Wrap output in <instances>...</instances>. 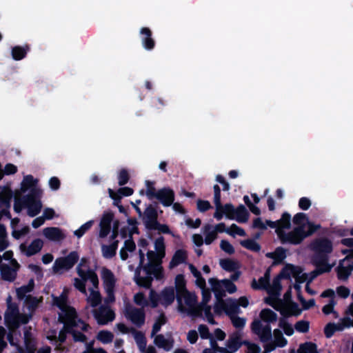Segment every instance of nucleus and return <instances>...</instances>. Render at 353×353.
Here are the masks:
<instances>
[{"label":"nucleus","mask_w":353,"mask_h":353,"mask_svg":"<svg viewBox=\"0 0 353 353\" xmlns=\"http://www.w3.org/2000/svg\"><path fill=\"white\" fill-rule=\"evenodd\" d=\"M34 288V281L31 279L28 285H22L16 290L17 296L19 300H23L26 297V294L30 292Z\"/></svg>","instance_id":"35"},{"label":"nucleus","mask_w":353,"mask_h":353,"mask_svg":"<svg viewBox=\"0 0 353 353\" xmlns=\"http://www.w3.org/2000/svg\"><path fill=\"white\" fill-rule=\"evenodd\" d=\"M309 248L313 252L312 260L330 264V254L333 252V243L330 239L325 236L317 237L310 242Z\"/></svg>","instance_id":"1"},{"label":"nucleus","mask_w":353,"mask_h":353,"mask_svg":"<svg viewBox=\"0 0 353 353\" xmlns=\"http://www.w3.org/2000/svg\"><path fill=\"white\" fill-rule=\"evenodd\" d=\"M157 203H154V205H149L144 211L143 220L145 219H154V218H158V212L157 210Z\"/></svg>","instance_id":"47"},{"label":"nucleus","mask_w":353,"mask_h":353,"mask_svg":"<svg viewBox=\"0 0 353 353\" xmlns=\"http://www.w3.org/2000/svg\"><path fill=\"white\" fill-rule=\"evenodd\" d=\"M261 342L267 343L270 341L272 338V328L270 324H267L263 329L257 334Z\"/></svg>","instance_id":"40"},{"label":"nucleus","mask_w":353,"mask_h":353,"mask_svg":"<svg viewBox=\"0 0 353 353\" xmlns=\"http://www.w3.org/2000/svg\"><path fill=\"white\" fill-rule=\"evenodd\" d=\"M176 290V299L179 303V310L181 312L185 311V307L182 305L183 296L184 293L188 290L186 288V281L183 274H177L175 277V289Z\"/></svg>","instance_id":"7"},{"label":"nucleus","mask_w":353,"mask_h":353,"mask_svg":"<svg viewBox=\"0 0 353 353\" xmlns=\"http://www.w3.org/2000/svg\"><path fill=\"white\" fill-rule=\"evenodd\" d=\"M260 317L268 324L276 322L277 320L276 313L269 308L263 309L260 312Z\"/></svg>","instance_id":"34"},{"label":"nucleus","mask_w":353,"mask_h":353,"mask_svg":"<svg viewBox=\"0 0 353 353\" xmlns=\"http://www.w3.org/2000/svg\"><path fill=\"white\" fill-rule=\"evenodd\" d=\"M141 270H135L134 280L137 285L146 289L150 288L153 279L151 276L147 275L145 276H141Z\"/></svg>","instance_id":"22"},{"label":"nucleus","mask_w":353,"mask_h":353,"mask_svg":"<svg viewBox=\"0 0 353 353\" xmlns=\"http://www.w3.org/2000/svg\"><path fill=\"white\" fill-rule=\"evenodd\" d=\"M1 274L2 279L10 282H13L17 277L16 271L8 265H1Z\"/></svg>","instance_id":"28"},{"label":"nucleus","mask_w":353,"mask_h":353,"mask_svg":"<svg viewBox=\"0 0 353 353\" xmlns=\"http://www.w3.org/2000/svg\"><path fill=\"white\" fill-rule=\"evenodd\" d=\"M30 50V46L29 44H25L24 46H15L11 49L12 58L15 61H20L23 59L28 52Z\"/></svg>","instance_id":"19"},{"label":"nucleus","mask_w":353,"mask_h":353,"mask_svg":"<svg viewBox=\"0 0 353 353\" xmlns=\"http://www.w3.org/2000/svg\"><path fill=\"white\" fill-rule=\"evenodd\" d=\"M274 337V343L279 347H285L287 343V339L283 336V332L279 329H275L273 332Z\"/></svg>","instance_id":"45"},{"label":"nucleus","mask_w":353,"mask_h":353,"mask_svg":"<svg viewBox=\"0 0 353 353\" xmlns=\"http://www.w3.org/2000/svg\"><path fill=\"white\" fill-rule=\"evenodd\" d=\"M134 302L137 305L142 307L148 305V301L143 292H138L134 296Z\"/></svg>","instance_id":"61"},{"label":"nucleus","mask_w":353,"mask_h":353,"mask_svg":"<svg viewBox=\"0 0 353 353\" xmlns=\"http://www.w3.org/2000/svg\"><path fill=\"white\" fill-rule=\"evenodd\" d=\"M336 304V302L334 301V299H330L329 303L324 305L322 308L323 312L325 315H328L330 314H333L334 315L335 318L338 317V313L334 311V305Z\"/></svg>","instance_id":"54"},{"label":"nucleus","mask_w":353,"mask_h":353,"mask_svg":"<svg viewBox=\"0 0 353 353\" xmlns=\"http://www.w3.org/2000/svg\"><path fill=\"white\" fill-rule=\"evenodd\" d=\"M306 225H307V230H305V238L312 236L318 230L321 228L320 224H315L313 222L310 221L309 220L307 221Z\"/></svg>","instance_id":"59"},{"label":"nucleus","mask_w":353,"mask_h":353,"mask_svg":"<svg viewBox=\"0 0 353 353\" xmlns=\"http://www.w3.org/2000/svg\"><path fill=\"white\" fill-rule=\"evenodd\" d=\"M308 221L307 216L303 212L296 213L292 219L293 223L296 226H303L305 229L306 223Z\"/></svg>","instance_id":"46"},{"label":"nucleus","mask_w":353,"mask_h":353,"mask_svg":"<svg viewBox=\"0 0 353 353\" xmlns=\"http://www.w3.org/2000/svg\"><path fill=\"white\" fill-rule=\"evenodd\" d=\"M286 258V250L283 247H278L274 250L273 265L283 263Z\"/></svg>","instance_id":"41"},{"label":"nucleus","mask_w":353,"mask_h":353,"mask_svg":"<svg viewBox=\"0 0 353 353\" xmlns=\"http://www.w3.org/2000/svg\"><path fill=\"white\" fill-rule=\"evenodd\" d=\"M134 339L137 346L141 352H145L147 345V340L144 334L141 332H136L134 334Z\"/></svg>","instance_id":"42"},{"label":"nucleus","mask_w":353,"mask_h":353,"mask_svg":"<svg viewBox=\"0 0 353 353\" xmlns=\"http://www.w3.org/2000/svg\"><path fill=\"white\" fill-rule=\"evenodd\" d=\"M97 339L103 344L111 343L114 339V334L108 330H101L98 332Z\"/></svg>","instance_id":"39"},{"label":"nucleus","mask_w":353,"mask_h":353,"mask_svg":"<svg viewBox=\"0 0 353 353\" xmlns=\"http://www.w3.org/2000/svg\"><path fill=\"white\" fill-rule=\"evenodd\" d=\"M209 283L211 285L212 290L216 299H221L225 296L224 286L221 281L215 278H211L209 279Z\"/></svg>","instance_id":"23"},{"label":"nucleus","mask_w":353,"mask_h":353,"mask_svg":"<svg viewBox=\"0 0 353 353\" xmlns=\"http://www.w3.org/2000/svg\"><path fill=\"white\" fill-rule=\"evenodd\" d=\"M94 223V221L90 220L83 224L78 230H75L74 234L78 238H81L88 231Z\"/></svg>","instance_id":"53"},{"label":"nucleus","mask_w":353,"mask_h":353,"mask_svg":"<svg viewBox=\"0 0 353 353\" xmlns=\"http://www.w3.org/2000/svg\"><path fill=\"white\" fill-rule=\"evenodd\" d=\"M101 277L105 289L115 288L116 279L110 270L103 268L101 270Z\"/></svg>","instance_id":"20"},{"label":"nucleus","mask_w":353,"mask_h":353,"mask_svg":"<svg viewBox=\"0 0 353 353\" xmlns=\"http://www.w3.org/2000/svg\"><path fill=\"white\" fill-rule=\"evenodd\" d=\"M93 316L99 325H106L112 321L115 318V314L108 307L101 306L93 310Z\"/></svg>","instance_id":"6"},{"label":"nucleus","mask_w":353,"mask_h":353,"mask_svg":"<svg viewBox=\"0 0 353 353\" xmlns=\"http://www.w3.org/2000/svg\"><path fill=\"white\" fill-rule=\"evenodd\" d=\"M43 234L46 239L52 241H60L65 239L62 230L57 227H48L43 229Z\"/></svg>","instance_id":"13"},{"label":"nucleus","mask_w":353,"mask_h":353,"mask_svg":"<svg viewBox=\"0 0 353 353\" xmlns=\"http://www.w3.org/2000/svg\"><path fill=\"white\" fill-rule=\"evenodd\" d=\"M291 215L285 212L282 214L280 219L277 220L279 226L281 228V230L284 229L289 230L291 228Z\"/></svg>","instance_id":"43"},{"label":"nucleus","mask_w":353,"mask_h":353,"mask_svg":"<svg viewBox=\"0 0 353 353\" xmlns=\"http://www.w3.org/2000/svg\"><path fill=\"white\" fill-rule=\"evenodd\" d=\"M203 312H204L206 318L213 316L211 312V306L208 305L205 306H196L194 308L190 310L188 314L193 317H201Z\"/></svg>","instance_id":"26"},{"label":"nucleus","mask_w":353,"mask_h":353,"mask_svg":"<svg viewBox=\"0 0 353 353\" xmlns=\"http://www.w3.org/2000/svg\"><path fill=\"white\" fill-rule=\"evenodd\" d=\"M221 282L223 284L225 292L227 291L230 294L236 292V286L232 281L225 279L221 280Z\"/></svg>","instance_id":"60"},{"label":"nucleus","mask_w":353,"mask_h":353,"mask_svg":"<svg viewBox=\"0 0 353 353\" xmlns=\"http://www.w3.org/2000/svg\"><path fill=\"white\" fill-rule=\"evenodd\" d=\"M183 299H184L185 303L189 307V310L194 308L197 302V299L196 295L191 294L189 291L184 293V296H183Z\"/></svg>","instance_id":"49"},{"label":"nucleus","mask_w":353,"mask_h":353,"mask_svg":"<svg viewBox=\"0 0 353 353\" xmlns=\"http://www.w3.org/2000/svg\"><path fill=\"white\" fill-rule=\"evenodd\" d=\"M294 327L299 332L306 333L309 331L310 324L306 321H299L295 323Z\"/></svg>","instance_id":"63"},{"label":"nucleus","mask_w":353,"mask_h":353,"mask_svg":"<svg viewBox=\"0 0 353 353\" xmlns=\"http://www.w3.org/2000/svg\"><path fill=\"white\" fill-rule=\"evenodd\" d=\"M125 315L138 327L145 323V314L143 308H137L129 304L125 306Z\"/></svg>","instance_id":"5"},{"label":"nucleus","mask_w":353,"mask_h":353,"mask_svg":"<svg viewBox=\"0 0 353 353\" xmlns=\"http://www.w3.org/2000/svg\"><path fill=\"white\" fill-rule=\"evenodd\" d=\"M141 42L143 48L147 50H152L155 47V41L152 38V30L147 27L141 28L140 30Z\"/></svg>","instance_id":"12"},{"label":"nucleus","mask_w":353,"mask_h":353,"mask_svg":"<svg viewBox=\"0 0 353 353\" xmlns=\"http://www.w3.org/2000/svg\"><path fill=\"white\" fill-rule=\"evenodd\" d=\"M64 312V316H60L59 318V321L61 323H64L65 321H77V314L76 310L70 306H67L65 308H63L62 310Z\"/></svg>","instance_id":"32"},{"label":"nucleus","mask_w":353,"mask_h":353,"mask_svg":"<svg viewBox=\"0 0 353 353\" xmlns=\"http://www.w3.org/2000/svg\"><path fill=\"white\" fill-rule=\"evenodd\" d=\"M146 191L145 194L149 200H153L157 194V191L154 188V182L151 181H146Z\"/></svg>","instance_id":"52"},{"label":"nucleus","mask_w":353,"mask_h":353,"mask_svg":"<svg viewBox=\"0 0 353 353\" xmlns=\"http://www.w3.org/2000/svg\"><path fill=\"white\" fill-rule=\"evenodd\" d=\"M187 257H188V254H187V252L185 250H182V249L177 250L174 252V254L169 263L170 268H173L176 267L179 265L184 263L186 261Z\"/></svg>","instance_id":"24"},{"label":"nucleus","mask_w":353,"mask_h":353,"mask_svg":"<svg viewBox=\"0 0 353 353\" xmlns=\"http://www.w3.org/2000/svg\"><path fill=\"white\" fill-rule=\"evenodd\" d=\"M276 233L282 244H291L297 245L305 240V230L303 226H296L292 230L286 232L281 228H277Z\"/></svg>","instance_id":"2"},{"label":"nucleus","mask_w":353,"mask_h":353,"mask_svg":"<svg viewBox=\"0 0 353 353\" xmlns=\"http://www.w3.org/2000/svg\"><path fill=\"white\" fill-rule=\"evenodd\" d=\"M251 285L254 290L267 289L270 286V271L267 270L264 276L259 278V283L253 279Z\"/></svg>","instance_id":"29"},{"label":"nucleus","mask_w":353,"mask_h":353,"mask_svg":"<svg viewBox=\"0 0 353 353\" xmlns=\"http://www.w3.org/2000/svg\"><path fill=\"white\" fill-rule=\"evenodd\" d=\"M241 334L238 332L231 334L227 341V347L232 352H236L241 347Z\"/></svg>","instance_id":"25"},{"label":"nucleus","mask_w":353,"mask_h":353,"mask_svg":"<svg viewBox=\"0 0 353 353\" xmlns=\"http://www.w3.org/2000/svg\"><path fill=\"white\" fill-rule=\"evenodd\" d=\"M154 343L159 348H161L166 352H169L172 349L174 341L172 338L165 339L163 334H160L155 336Z\"/></svg>","instance_id":"18"},{"label":"nucleus","mask_w":353,"mask_h":353,"mask_svg":"<svg viewBox=\"0 0 353 353\" xmlns=\"http://www.w3.org/2000/svg\"><path fill=\"white\" fill-rule=\"evenodd\" d=\"M352 254V252L351 254L346 256L343 261H340L339 265L336 268V272L337 274V278L341 281H346L350 276L352 271L353 270V265H348L347 266H344L343 265V262L348 259L349 258H353L351 255Z\"/></svg>","instance_id":"14"},{"label":"nucleus","mask_w":353,"mask_h":353,"mask_svg":"<svg viewBox=\"0 0 353 353\" xmlns=\"http://www.w3.org/2000/svg\"><path fill=\"white\" fill-rule=\"evenodd\" d=\"M166 323V317L163 313H162L159 319L154 323L152 326L151 336H154L157 332H159L161 328V326Z\"/></svg>","instance_id":"50"},{"label":"nucleus","mask_w":353,"mask_h":353,"mask_svg":"<svg viewBox=\"0 0 353 353\" xmlns=\"http://www.w3.org/2000/svg\"><path fill=\"white\" fill-rule=\"evenodd\" d=\"M297 353H319L317 345L312 342H305L301 343L297 350Z\"/></svg>","instance_id":"37"},{"label":"nucleus","mask_w":353,"mask_h":353,"mask_svg":"<svg viewBox=\"0 0 353 353\" xmlns=\"http://www.w3.org/2000/svg\"><path fill=\"white\" fill-rule=\"evenodd\" d=\"M225 302V314L230 317L233 315L236 314L239 312V305L236 301L232 299H228Z\"/></svg>","instance_id":"38"},{"label":"nucleus","mask_w":353,"mask_h":353,"mask_svg":"<svg viewBox=\"0 0 353 353\" xmlns=\"http://www.w3.org/2000/svg\"><path fill=\"white\" fill-rule=\"evenodd\" d=\"M154 247L157 252L161 254V256L164 257L165 254V247L164 243V238L163 236H160L155 240Z\"/></svg>","instance_id":"56"},{"label":"nucleus","mask_w":353,"mask_h":353,"mask_svg":"<svg viewBox=\"0 0 353 353\" xmlns=\"http://www.w3.org/2000/svg\"><path fill=\"white\" fill-rule=\"evenodd\" d=\"M250 214L246 208L241 204L235 210L234 219L239 223H245L249 219Z\"/></svg>","instance_id":"30"},{"label":"nucleus","mask_w":353,"mask_h":353,"mask_svg":"<svg viewBox=\"0 0 353 353\" xmlns=\"http://www.w3.org/2000/svg\"><path fill=\"white\" fill-rule=\"evenodd\" d=\"M19 313V309L17 303L9 304L5 312L4 320L6 325L10 327V323L14 322V319Z\"/></svg>","instance_id":"21"},{"label":"nucleus","mask_w":353,"mask_h":353,"mask_svg":"<svg viewBox=\"0 0 353 353\" xmlns=\"http://www.w3.org/2000/svg\"><path fill=\"white\" fill-rule=\"evenodd\" d=\"M81 264L77 268V272L78 275L83 279L84 281L89 280L92 284L94 288L99 287V279L97 273L92 270H88L85 271L80 268Z\"/></svg>","instance_id":"15"},{"label":"nucleus","mask_w":353,"mask_h":353,"mask_svg":"<svg viewBox=\"0 0 353 353\" xmlns=\"http://www.w3.org/2000/svg\"><path fill=\"white\" fill-rule=\"evenodd\" d=\"M79 256L76 251H72L65 257H60L55 260L52 269L55 273L61 270H68L71 269L79 261Z\"/></svg>","instance_id":"4"},{"label":"nucleus","mask_w":353,"mask_h":353,"mask_svg":"<svg viewBox=\"0 0 353 353\" xmlns=\"http://www.w3.org/2000/svg\"><path fill=\"white\" fill-rule=\"evenodd\" d=\"M43 246V242L40 239H34L26 251V255L27 256H33L39 252Z\"/></svg>","instance_id":"27"},{"label":"nucleus","mask_w":353,"mask_h":353,"mask_svg":"<svg viewBox=\"0 0 353 353\" xmlns=\"http://www.w3.org/2000/svg\"><path fill=\"white\" fill-rule=\"evenodd\" d=\"M174 288L170 286L164 288L160 293L161 303L163 305H171L175 299Z\"/></svg>","instance_id":"17"},{"label":"nucleus","mask_w":353,"mask_h":353,"mask_svg":"<svg viewBox=\"0 0 353 353\" xmlns=\"http://www.w3.org/2000/svg\"><path fill=\"white\" fill-rule=\"evenodd\" d=\"M216 211L214 214V217L216 220L222 219L223 215L230 219H234V212L235 208L232 203H226L224 205L221 204V201H220V205H215Z\"/></svg>","instance_id":"11"},{"label":"nucleus","mask_w":353,"mask_h":353,"mask_svg":"<svg viewBox=\"0 0 353 353\" xmlns=\"http://www.w3.org/2000/svg\"><path fill=\"white\" fill-rule=\"evenodd\" d=\"M114 214L112 211L105 212L101 219L99 223L100 231L99 236L100 238H105L111 231V223L114 219Z\"/></svg>","instance_id":"9"},{"label":"nucleus","mask_w":353,"mask_h":353,"mask_svg":"<svg viewBox=\"0 0 353 353\" xmlns=\"http://www.w3.org/2000/svg\"><path fill=\"white\" fill-rule=\"evenodd\" d=\"M294 269H295V265L290 264V263H288L282 268V270H281V272L278 274V276L281 279H290V276H291V274L292 272V270H294Z\"/></svg>","instance_id":"51"},{"label":"nucleus","mask_w":353,"mask_h":353,"mask_svg":"<svg viewBox=\"0 0 353 353\" xmlns=\"http://www.w3.org/2000/svg\"><path fill=\"white\" fill-rule=\"evenodd\" d=\"M227 233L230 235L238 234L241 236H244L246 234L245 230L243 228L239 227L234 223L232 224L230 230H227Z\"/></svg>","instance_id":"64"},{"label":"nucleus","mask_w":353,"mask_h":353,"mask_svg":"<svg viewBox=\"0 0 353 353\" xmlns=\"http://www.w3.org/2000/svg\"><path fill=\"white\" fill-rule=\"evenodd\" d=\"M174 192L168 187H164L157 190L154 199H157L163 206L169 207L174 201Z\"/></svg>","instance_id":"10"},{"label":"nucleus","mask_w":353,"mask_h":353,"mask_svg":"<svg viewBox=\"0 0 353 353\" xmlns=\"http://www.w3.org/2000/svg\"><path fill=\"white\" fill-rule=\"evenodd\" d=\"M41 195L42 190L41 189H33L28 194L26 195L28 214L30 217H34L40 213L42 208L40 201Z\"/></svg>","instance_id":"3"},{"label":"nucleus","mask_w":353,"mask_h":353,"mask_svg":"<svg viewBox=\"0 0 353 353\" xmlns=\"http://www.w3.org/2000/svg\"><path fill=\"white\" fill-rule=\"evenodd\" d=\"M221 249L228 254H233L235 250L233 245L227 240H221L220 243Z\"/></svg>","instance_id":"62"},{"label":"nucleus","mask_w":353,"mask_h":353,"mask_svg":"<svg viewBox=\"0 0 353 353\" xmlns=\"http://www.w3.org/2000/svg\"><path fill=\"white\" fill-rule=\"evenodd\" d=\"M142 269L147 275H154L157 279H160L163 277V268L160 263H155L148 262L143 265Z\"/></svg>","instance_id":"16"},{"label":"nucleus","mask_w":353,"mask_h":353,"mask_svg":"<svg viewBox=\"0 0 353 353\" xmlns=\"http://www.w3.org/2000/svg\"><path fill=\"white\" fill-rule=\"evenodd\" d=\"M241 245L245 248L258 252L261 250V245L254 239H245L241 241Z\"/></svg>","instance_id":"44"},{"label":"nucleus","mask_w":353,"mask_h":353,"mask_svg":"<svg viewBox=\"0 0 353 353\" xmlns=\"http://www.w3.org/2000/svg\"><path fill=\"white\" fill-rule=\"evenodd\" d=\"M4 190L0 187V204L7 208L10 207L11 193L6 194Z\"/></svg>","instance_id":"55"},{"label":"nucleus","mask_w":353,"mask_h":353,"mask_svg":"<svg viewBox=\"0 0 353 353\" xmlns=\"http://www.w3.org/2000/svg\"><path fill=\"white\" fill-rule=\"evenodd\" d=\"M118 183L120 186L127 184L130 180V174L126 169H121L118 175Z\"/></svg>","instance_id":"58"},{"label":"nucleus","mask_w":353,"mask_h":353,"mask_svg":"<svg viewBox=\"0 0 353 353\" xmlns=\"http://www.w3.org/2000/svg\"><path fill=\"white\" fill-rule=\"evenodd\" d=\"M32 317V314H21L19 313L16 319H14V322H12L10 323V327L9 328L17 329L21 325H26L29 323Z\"/></svg>","instance_id":"31"},{"label":"nucleus","mask_w":353,"mask_h":353,"mask_svg":"<svg viewBox=\"0 0 353 353\" xmlns=\"http://www.w3.org/2000/svg\"><path fill=\"white\" fill-rule=\"evenodd\" d=\"M37 181L34 179V177L29 174L24 176L23 180L21 183V190L23 192H26L28 190L30 192L33 189H39L36 187Z\"/></svg>","instance_id":"33"},{"label":"nucleus","mask_w":353,"mask_h":353,"mask_svg":"<svg viewBox=\"0 0 353 353\" xmlns=\"http://www.w3.org/2000/svg\"><path fill=\"white\" fill-rule=\"evenodd\" d=\"M312 264L315 267V269L310 272L307 275V283H311L317 276L331 272L333 265L332 264H325L314 260L311 259Z\"/></svg>","instance_id":"8"},{"label":"nucleus","mask_w":353,"mask_h":353,"mask_svg":"<svg viewBox=\"0 0 353 353\" xmlns=\"http://www.w3.org/2000/svg\"><path fill=\"white\" fill-rule=\"evenodd\" d=\"M210 225H206L204 227V233L205 235L204 242L206 245L211 244L217 237L216 232L214 230L210 231Z\"/></svg>","instance_id":"48"},{"label":"nucleus","mask_w":353,"mask_h":353,"mask_svg":"<svg viewBox=\"0 0 353 353\" xmlns=\"http://www.w3.org/2000/svg\"><path fill=\"white\" fill-rule=\"evenodd\" d=\"M220 265L224 270L230 272H234L239 268V263L230 259H221Z\"/></svg>","instance_id":"36"},{"label":"nucleus","mask_w":353,"mask_h":353,"mask_svg":"<svg viewBox=\"0 0 353 353\" xmlns=\"http://www.w3.org/2000/svg\"><path fill=\"white\" fill-rule=\"evenodd\" d=\"M101 252L103 256L108 259L113 258L117 254V252L109 245H102Z\"/></svg>","instance_id":"57"}]
</instances>
